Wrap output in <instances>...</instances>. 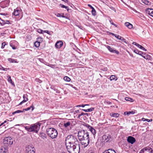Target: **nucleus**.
<instances>
[{
    "label": "nucleus",
    "mask_w": 153,
    "mask_h": 153,
    "mask_svg": "<svg viewBox=\"0 0 153 153\" xmlns=\"http://www.w3.org/2000/svg\"><path fill=\"white\" fill-rule=\"evenodd\" d=\"M8 61L12 63H17V60L16 59H12L11 58H9L8 59Z\"/></svg>",
    "instance_id": "nucleus-26"
},
{
    "label": "nucleus",
    "mask_w": 153,
    "mask_h": 153,
    "mask_svg": "<svg viewBox=\"0 0 153 153\" xmlns=\"http://www.w3.org/2000/svg\"><path fill=\"white\" fill-rule=\"evenodd\" d=\"M137 43L136 42H134L132 43V44L133 45H137Z\"/></svg>",
    "instance_id": "nucleus-56"
},
{
    "label": "nucleus",
    "mask_w": 153,
    "mask_h": 153,
    "mask_svg": "<svg viewBox=\"0 0 153 153\" xmlns=\"http://www.w3.org/2000/svg\"><path fill=\"white\" fill-rule=\"evenodd\" d=\"M126 100L127 101H132L133 99L128 97H126L125 98Z\"/></svg>",
    "instance_id": "nucleus-38"
},
{
    "label": "nucleus",
    "mask_w": 153,
    "mask_h": 153,
    "mask_svg": "<svg viewBox=\"0 0 153 153\" xmlns=\"http://www.w3.org/2000/svg\"><path fill=\"white\" fill-rule=\"evenodd\" d=\"M103 153H116V152L114 150L112 149H109L105 151Z\"/></svg>",
    "instance_id": "nucleus-21"
},
{
    "label": "nucleus",
    "mask_w": 153,
    "mask_h": 153,
    "mask_svg": "<svg viewBox=\"0 0 153 153\" xmlns=\"http://www.w3.org/2000/svg\"><path fill=\"white\" fill-rule=\"evenodd\" d=\"M44 31H43L40 29H38V30H37V31L38 33H42V34H43L44 33Z\"/></svg>",
    "instance_id": "nucleus-40"
},
{
    "label": "nucleus",
    "mask_w": 153,
    "mask_h": 153,
    "mask_svg": "<svg viewBox=\"0 0 153 153\" xmlns=\"http://www.w3.org/2000/svg\"><path fill=\"white\" fill-rule=\"evenodd\" d=\"M26 153H35V149L34 147L28 146L26 148Z\"/></svg>",
    "instance_id": "nucleus-8"
},
{
    "label": "nucleus",
    "mask_w": 153,
    "mask_h": 153,
    "mask_svg": "<svg viewBox=\"0 0 153 153\" xmlns=\"http://www.w3.org/2000/svg\"><path fill=\"white\" fill-rule=\"evenodd\" d=\"M127 141L131 144H133L136 141L135 138L129 136L127 138Z\"/></svg>",
    "instance_id": "nucleus-11"
},
{
    "label": "nucleus",
    "mask_w": 153,
    "mask_h": 153,
    "mask_svg": "<svg viewBox=\"0 0 153 153\" xmlns=\"http://www.w3.org/2000/svg\"><path fill=\"white\" fill-rule=\"evenodd\" d=\"M91 13H92V14L93 16H95L96 15V10H95V9H94L92 10Z\"/></svg>",
    "instance_id": "nucleus-36"
},
{
    "label": "nucleus",
    "mask_w": 153,
    "mask_h": 153,
    "mask_svg": "<svg viewBox=\"0 0 153 153\" xmlns=\"http://www.w3.org/2000/svg\"><path fill=\"white\" fill-rule=\"evenodd\" d=\"M9 3V1L8 0H6L2 2V4L5 5L4 7H7L8 6Z\"/></svg>",
    "instance_id": "nucleus-24"
},
{
    "label": "nucleus",
    "mask_w": 153,
    "mask_h": 153,
    "mask_svg": "<svg viewBox=\"0 0 153 153\" xmlns=\"http://www.w3.org/2000/svg\"><path fill=\"white\" fill-rule=\"evenodd\" d=\"M142 2L147 5H150L151 3L147 0H142Z\"/></svg>",
    "instance_id": "nucleus-25"
},
{
    "label": "nucleus",
    "mask_w": 153,
    "mask_h": 153,
    "mask_svg": "<svg viewBox=\"0 0 153 153\" xmlns=\"http://www.w3.org/2000/svg\"><path fill=\"white\" fill-rule=\"evenodd\" d=\"M8 81L10 83L13 84L12 81L11 79V77L10 76H9V77L8 79Z\"/></svg>",
    "instance_id": "nucleus-41"
},
{
    "label": "nucleus",
    "mask_w": 153,
    "mask_h": 153,
    "mask_svg": "<svg viewBox=\"0 0 153 153\" xmlns=\"http://www.w3.org/2000/svg\"><path fill=\"white\" fill-rule=\"evenodd\" d=\"M111 138V135L109 134L104 135L102 137V140L104 142L108 141Z\"/></svg>",
    "instance_id": "nucleus-9"
},
{
    "label": "nucleus",
    "mask_w": 153,
    "mask_h": 153,
    "mask_svg": "<svg viewBox=\"0 0 153 153\" xmlns=\"http://www.w3.org/2000/svg\"><path fill=\"white\" fill-rule=\"evenodd\" d=\"M62 1L67 3L68 2V0H62Z\"/></svg>",
    "instance_id": "nucleus-57"
},
{
    "label": "nucleus",
    "mask_w": 153,
    "mask_h": 153,
    "mask_svg": "<svg viewBox=\"0 0 153 153\" xmlns=\"http://www.w3.org/2000/svg\"><path fill=\"white\" fill-rule=\"evenodd\" d=\"M70 125V122H68L65 123H64V126L65 127H67L68 126H69Z\"/></svg>",
    "instance_id": "nucleus-35"
},
{
    "label": "nucleus",
    "mask_w": 153,
    "mask_h": 153,
    "mask_svg": "<svg viewBox=\"0 0 153 153\" xmlns=\"http://www.w3.org/2000/svg\"><path fill=\"white\" fill-rule=\"evenodd\" d=\"M6 23H5V21L0 18V24L1 25H4L5 24H6Z\"/></svg>",
    "instance_id": "nucleus-32"
},
{
    "label": "nucleus",
    "mask_w": 153,
    "mask_h": 153,
    "mask_svg": "<svg viewBox=\"0 0 153 153\" xmlns=\"http://www.w3.org/2000/svg\"><path fill=\"white\" fill-rule=\"evenodd\" d=\"M5 23H6V24H10L9 21H6L5 22Z\"/></svg>",
    "instance_id": "nucleus-58"
},
{
    "label": "nucleus",
    "mask_w": 153,
    "mask_h": 153,
    "mask_svg": "<svg viewBox=\"0 0 153 153\" xmlns=\"http://www.w3.org/2000/svg\"><path fill=\"white\" fill-rule=\"evenodd\" d=\"M68 152L69 153H79L80 149L79 145L77 146L73 144H65Z\"/></svg>",
    "instance_id": "nucleus-2"
},
{
    "label": "nucleus",
    "mask_w": 153,
    "mask_h": 153,
    "mask_svg": "<svg viewBox=\"0 0 153 153\" xmlns=\"http://www.w3.org/2000/svg\"><path fill=\"white\" fill-rule=\"evenodd\" d=\"M145 56H142V57L144 59H149L150 58V56L149 55H146L145 54Z\"/></svg>",
    "instance_id": "nucleus-31"
},
{
    "label": "nucleus",
    "mask_w": 153,
    "mask_h": 153,
    "mask_svg": "<svg viewBox=\"0 0 153 153\" xmlns=\"http://www.w3.org/2000/svg\"><path fill=\"white\" fill-rule=\"evenodd\" d=\"M63 43L62 41L57 42L55 44L56 47L58 48H60L63 45Z\"/></svg>",
    "instance_id": "nucleus-17"
},
{
    "label": "nucleus",
    "mask_w": 153,
    "mask_h": 153,
    "mask_svg": "<svg viewBox=\"0 0 153 153\" xmlns=\"http://www.w3.org/2000/svg\"><path fill=\"white\" fill-rule=\"evenodd\" d=\"M3 143L6 146L11 145L13 143V140L10 137H5L3 140Z\"/></svg>",
    "instance_id": "nucleus-6"
},
{
    "label": "nucleus",
    "mask_w": 153,
    "mask_h": 153,
    "mask_svg": "<svg viewBox=\"0 0 153 153\" xmlns=\"http://www.w3.org/2000/svg\"><path fill=\"white\" fill-rule=\"evenodd\" d=\"M86 105H88L87 104H85V105H77L76 106V107H84Z\"/></svg>",
    "instance_id": "nucleus-44"
},
{
    "label": "nucleus",
    "mask_w": 153,
    "mask_h": 153,
    "mask_svg": "<svg viewBox=\"0 0 153 153\" xmlns=\"http://www.w3.org/2000/svg\"><path fill=\"white\" fill-rule=\"evenodd\" d=\"M146 119L145 118H143L142 119V120L143 121H145V120H146Z\"/></svg>",
    "instance_id": "nucleus-61"
},
{
    "label": "nucleus",
    "mask_w": 153,
    "mask_h": 153,
    "mask_svg": "<svg viewBox=\"0 0 153 153\" xmlns=\"http://www.w3.org/2000/svg\"><path fill=\"white\" fill-rule=\"evenodd\" d=\"M83 109H80L79 110L75 111L73 112H71V113H73L74 114H77L78 115H88V113H84L82 112Z\"/></svg>",
    "instance_id": "nucleus-10"
},
{
    "label": "nucleus",
    "mask_w": 153,
    "mask_h": 153,
    "mask_svg": "<svg viewBox=\"0 0 153 153\" xmlns=\"http://www.w3.org/2000/svg\"><path fill=\"white\" fill-rule=\"evenodd\" d=\"M19 10H17L15 9L13 12V14L15 16H17L19 14Z\"/></svg>",
    "instance_id": "nucleus-27"
},
{
    "label": "nucleus",
    "mask_w": 153,
    "mask_h": 153,
    "mask_svg": "<svg viewBox=\"0 0 153 153\" xmlns=\"http://www.w3.org/2000/svg\"><path fill=\"white\" fill-rule=\"evenodd\" d=\"M46 132L48 135L52 139L56 138L58 135L57 130L53 128H47Z\"/></svg>",
    "instance_id": "nucleus-4"
},
{
    "label": "nucleus",
    "mask_w": 153,
    "mask_h": 153,
    "mask_svg": "<svg viewBox=\"0 0 153 153\" xmlns=\"http://www.w3.org/2000/svg\"><path fill=\"white\" fill-rule=\"evenodd\" d=\"M0 153H8V148L7 147H1L0 149Z\"/></svg>",
    "instance_id": "nucleus-13"
},
{
    "label": "nucleus",
    "mask_w": 153,
    "mask_h": 153,
    "mask_svg": "<svg viewBox=\"0 0 153 153\" xmlns=\"http://www.w3.org/2000/svg\"><path fill=\"white\" fill-rule=\"evenodd\" d=\"M60 5L61 6V7L62 8H65L67 10V11H68V10H69L68 8V7H67V6H65V5H62V4H60Z\"/></svg>",
    "instance_id": "nucleus-33"
},
{
    "label": "nucleus",
    "mask_w": 153,
    "mask_h": 153,
    "mask_svg": "<svg viewBox=\"0 0 153 153\" xmlns=\"http://www.w3.org/2000/svg\"><path fill=\"white\" fill-rule=\"evenodd\" d=\"M111 24L113 25H114V26H115L116 27H117V26L113 22L111 23Z\"/></svg>",
    "instance_id": "nucleus-54"
},
{
    "label": "nucleus",
    "mask_w": 153,
    "mask_h": 153,
    "mask_svg": "<svg viewBox=\"0 0 153 153\" xmlns=\"http://www.w3.org/2000/svg\"><path fill=\"white\" fill-rule=\"evenodd\" d=\"M65 144H73L78 146L79 145V141L76 137L72 135H69L65 139Z\"/></svg>",
    "instance_id": "nucleus-1"
},
{
    "label": "nucleus",
    "mask_w": 153,
    "mask_h": 153,
    "mask_svg": "<svg viewBox=\"0 0 153 153\" xmlns=\"http://www.w3.org/2000/svg\"><path fill=\"white\" fill-rule=\"evenodd\" d=\"M78 136L79 139H84L90 138L89 133L84 130L79 131L78 133Z\"/></svg>",
    "instance_id": "nucleus-5"
},
{
    "label": "nucleus",
    "mask_w": 153,
    "mask_h": 153,
    "mask_svg": "<svg viewBox=\"0 0 153 153\" xmlns=\"http://www.w3.org/2000/svg\"><path fill=\"white\" fill-rule=\"evenodd\" d=\"M0 69L2 70H3V71H5L6 70H5V68H3L2 66H0Z\"/></svg>",
    "instance_id": "nucleus-51"
},
{
    "label": "nucleus",
    "mask_w": 153,
    "mask_h": 153,
    "mask_svg": "<svg viewBox=\"0 0 153 153\" xmlns=\"http://www.w3.org/2000/svg\"><path fill=\"white\" fill-rule=\"evenodd\" d=\"M144 148L142 149L139 152V153H144L145 151Z\"/></svg>",
    "instance_id": "nucleus-47"
},
{
    "label": "nucleus",
    "mask_w": 153,
    "mask_h": 153,
    "mask_svg": "<svg viewBox=\"0 0 153 153\" xmlns=\"http://www.w3.org/2000/svg\"><path fill=\"white\" fill-rule=\"evenodd\" d=\"M79 140L81 141V144L84 145L85 147L87 146L89 144L90 138H85L83 139H79Z\"/></svg>",
    "instance_id": "nucleus-7"
},
{
    "label": "nucleus",
    "mask_w": 153,
    "mask_h": 153,
    "mask_svg": "<svg viewBox=\"0 0 153 153\" xmlns=\"http://www.w3.org/2000/svg\"><path fill=\"white\" fill-rule=\"evenodd\" d=\"M81 115H79L76 118H79L80 117Z\"/></svg>",
    "instance_id": "nucleus-64"
},
{
    "label": "nucleus",
    "mask_w": 153,
    "mask_h": 153,
    "mask_svg": "<svg viewBox=\"0 0 153 153\" xmlns=\"http://www.w3.org/2000/svg\"><path fill=\"white\" fill-rule=\"evenodd\" d=\"M10 46L13 49H16V47L12 44H10Z\"/></svg>",
    "instance_id": "nucleus-45"
},
{
    "label": "nucleus",
    "mask_w": 153,
    "mask_h": 153,
    "mask_svg": "<svg viewBox=\"0 0 153 153\" xmlns=\"http://www.w3.org/2000/svg\"><path fill=\"white\" fill-rule=\"evenodd\" d=\"M89 129L91 132L92 133L91 134L93 135L94 138H95V134H96V130L94 128L91 126L89 128Z\"/></svg>",
    "instance_id": "nucleus-16"
},
{
    "label": "nucleus",
    "mask_w": 153,
    "mask_h": 153,
    "mask_svg": "<svg viewBox=\"0 0 153 153\" xmlns=\"http://www.w3.org/2000/svg\"><path fill=\"white\" fill-rule=\"evenodd\" d=\"M23 112L22 111L20 110H17V111H16L13 112L12 113V114L13 115V114H15L18 113H20V112Z\"/></svg>",
    "instance_id": "nucleus-34"
},
{
    "label": "nucleus",
    "mask_w": 153,
    "mask_h": 153,
    "mask_svg": "<svg viewBox=\"0 0 153 153\" xmlns=\"http://www.w3.org/2000/svg\"><path fill=\"white\" fill-rule=\"evenodd\" d=\"M83 125L85 126L86 127L88 128H89L90 127V126L88 124L84 123L83 124Z\"/></svg>",
    "instance_id": "nucleus-42"
},
{
    "label": "nucleus",
    "mask_w": 153,
    "mask_h": 153,
    "mask_svg": "<svg viewBox=\"0 0 153 153\" xmlns=\"http://www.w3.org/2000/svg\"><path fill=\"white\" fill-rule=\"evenodd\" d=\"M5 125L4 124V123H2L0 125V127L2 126H5Z\"/></svg>",
    "instance_id": "nucleus-55"
},
{
    "label": "nucleus",
    "mask_w": 153,
    "mask_h": 153,
    "mask_svg": "<svg viewBox=\"0 0 153 153\" xmlns=\"http://www.w3.org/2000/svg\"><path fill=\"white\" fill-rule=\"evenodd\" d=\"M38 39L39 40L36 41L34 43V45L36 48H38L39 46L40 43V41H42V39L40 37L38 38Z\"/></svg>",
    "instance_id": "nucleus-15"
},
{
    "label": "nucleus",
    "mask_w": 153,
    "mask_h": 153,
    "mask_svg": "<svg viewBox=\"0 0 153 153\" xmlns=\"http://www.w3.org/2000/svg\"><path fill=\"white\" fill-rule=\"evenodd\" d=\"M112 115H119V114H118V113H113Z\"/></svg>",
    "instance_id": "nucleus-60"
},
{
    "label": "nucleus",
    "mask_w": 153,
    "mask_h": 153,
    "mask_svg": "<svg viewBox=\"0 0 153 153\" xmlns=\"http://www.w3.org/2000/svg\"><path fill=\"white\" fill-rule=\"evenodd\" d=\"M144 149L145 151H147L149 153H153V150L151 148L147 146L144 148Z\"/></svg>",
    "instance_id": "nucleus-20"
},
{
    "label": "nucleus",
    "mask_w": 153,
    "mask_h": 153,
    "mask_svg": "<svg viewBox=\"0 0 153 153\" xmlns=\"http://www.w3.org/2000/svg\"><path fill=\"white\" fill-rule=\"evenodd\" d=\"M88 5L92 9V10L94 9L91 5L90 4H88Z\"/></svg>",
    "instance_id": "nucleus-50"
},
{
    "label": "nucleus",
    "mask_w": 153,
    "mask_h": 153,
    "mask_svg": "<svg viewBox=\"0 0 153 153\" xmlns=\"http://www.w3.org/2000/svg\"><path fill=\"white\" fill-rule=\"evenodd\" d=\"M140 46V45L139 44H138L137 43V44L136 46H137L138 48H139Z\"/></svg>",
    "instance_id": "nucleus-59"
},
{
    "label": "nucleus",
    "mask_w": 153,
    "mask_h": 153,
    "mask_svg": "<svg viewBox=\"0 0 153 153\" xmlns=\"http://www.w3.org/2000/svg\"><path fill=\"white\" fill-rule=\"evenodd\" d=\"M31 108H32V111H33L34 109V106L33 104H32V105L30 107L25 109L24 110L26 111H28Z\"/></svg>",
    "instance_id": "nucleus-30"
},
{
    "label": "nucleus",
    "mask_w": 153,
    "mask_h": 153,
    "mask_svg": "<svg viewBox=\"0 0 153 153\" xmlns=\"http://www.w3.org/2000/svg\"><path fill=\"white\" fill-rule=\"evenodd\" d=\"M110 22L111 24V23L112 22V20L111 19L110 20Z\"/></svg>",
    "instance_id": "nucleus-63"
},
{
    "label": "nucleus",
    "mask_w": 153,
    "mask_h": 153,
    "mask_svg": "<svg viewBox=\"0 0 153 153\" xmlns=\"http://www.w3.org/2000/svg\"><path fill=\"white\" fill-rule=\"evenodd\" d=\"M6 45V42H3L2 43V46H1V48L2 49H3L4 47H5V46Z\"/></svg>",
    "instance_id": "nucleus-39"
},
{
    "label": "nucleus",
    "mask_w": 153,
    "mask_h": 153,
    "mask_svg": "<svg viewBox=\"0 0 153 153\" xmlns=\"http://www.w3.org/2000/svg\"><path fill=\"white\" fill-rule=\"evenodd\" d=\"M44 31V32L47 33L48 34H50V33H49L50 32H49V31L48 30H45Z\"/></svg>",
    "instance_id": "nucleus-52"
},
{
    "label": "nucleus",
    "mask_w": 153,
    "mask_h": 153,
    "mask_svg": "<svg viewBox=\"0 0 153 153\" xmlns=\"http://www.w3.org/2000/svg\"><path fill=\"white\" fill-rule=\"evenodd\" d=\"M115 37L119 40H121L122 42H126L125 39L123 37L117 35H116Z\"/></svg>",
    "instance_id": "nucleus-22"
},
{
    "label": "nucleus",
    "mask_w": 153,
    "mask_h": 153,
    "mask_svg": "<svg viewBox=\"0 0 153 153\" xmlns=\"http://www.w3.org/2000/svg\"><path fill=\"white\" fill-rule=\"evenodd\" d=\"M138 54L141 56H143L142 54H143V53L141 51H139V52H138Z\"/></svg>",
    "instance_id": "nucleus-46"
},
{
    "label": "nucleus",
    "mask_w": 153,
    "mask_h": 153,
    "mask_svg": "<svg viewBox=\"0 0 153 153\" xmlns=\"http://www.w3.org/2000/svg\"><path fill=\"white\" fill-rule=\"evenodd\" d=\"M125 25L129 29H131L132 28V27H133L132 25L129 22H126L125 23Z\"/></svg>",
    "instance_id": "nucleus-23"
},
{
    "label": "nucleus",
    "mask_w": 153,
    "mask_h": 153,
    "mask_svg": "<svg viewBox=\"0 0 153 153\" xmlns=\"http://www.w3.org/2000/svg\"><path fill=\"white\" fill-rule=\"evenodd\" d=\"M41 124V123H37L31 125L30 126H26L24 127L25 130L29 132H34L37 133L40 128Z\"/></svg>",
    "instance_id": "nucleus-3"
},
{
    "label": "nucleus",
    "mask_w": 153,
    "mask_h": 153,
    "mask_svg": "<svg viewBox=\"0 0 153 153\" xmlns=\"http://www.w3.org/2000/svg\"><path fill=\"white\" fill-rule=\"evenodd\" d=\"M139 48L145 51H147L146 49L144 47L142 46L141 45H140Z\"/></svg>",
    "instance_id": "nucleus-43"
},
{
    "label": "nucleus",
    "mask_w": 153,
    "mask_h": 153,
    "mask_svg": "<svg viewBox=\"0 0 153 153\" xmlns=\"http://www.w3.org/2000/svg\"><path fill=\"white\" fill-rule=\"evenodd\" d=\"M146 13L153 17V9L148 8L146 10Z\"/></svg>",
    "instance_id": "nucleus-19"
},
{
    "label": "nucleus",
    "mask_w": 153,
    "mask_h": 153,
    "mask_svg": "<svg viewBox=\"0 0 153 153\" xmlns=\"http://www.w3.org/2000/svg\"><path fill=\"white\" fill-rule=\"evenodd\" d=\"M111 117H116V118H117L118 117V116H117V115H111Z\"/></svg>",
    "instance_id": "nucleus-53"
},
{
    "label": "nucleus",
    "mask_w": 153,
    "mask_h": 153,
    "mask_svg": "<svg viewBox=\"0 0 153 153\" xmlns=\"http://www.w3.org/2000/svg\"><path fill=\"white\" fill-rule=\"evenodd\" d=\"M111 34L113 36H115L116 35H117V34H115L113 33H112Z\"/></svg>",
    "instance_id": "nucleus-62"
},
{
    "label": "nucleus",
    "mask_w": 153,
    "mask_h": 153,
    "mask_svg": "<svg viewBox=\"0 0 153 153\" xmlns=\"http://www.w3.org/2000/svg\"><path fill=\"white\" fill-rule=\"evenodd\" d=\"M152 119L149 120L148 119H146V120H145V121H146L148 122H152Z\"/></svg>",
    "instance_id": "nucleus-48"
},
{
    "label": "nucleus",
    "mask_w": 153,
    "mask_h": 153,
    "mask_svg": "<svg viewBox=\"0 0 153 153\" xmlns=\"http://www.w3.org/2000/svg\"><path fill=\"white\" fill-rule=\"evenodd\" d=\"M137 111L136 110H133L131 111H126L124 112V115H129L130 114H137Z\"/></svg>",
    "instance_id": "nucleus-14"
},
{
    "label": "nucleus",
    "mask_w": 153,
    "mask_h": 153,
    "mask_svg": "<svg viewBox=\"0 0 153 153\" xmlns=\"http://www.w3.org/2000/svg\"><path fill=\"white\" fill-rule=\"evenodd\" d=\"M134 51L135 53L138 54V52H139V51L137 49H136V50H134Z\"/></svg>",
    "instance_id": "nucleus-49"
},
{
    "label": "nucleus",
    "mask_w": 153,
    "mask_h": 153,
    "mask_svg": "<svg viewBox=\"0 0 153 153\" xmlns=\"http://www.w3.org/2000/svg\"><path fill=\"white\" fill-rule=\"evenodd\" d=\"M64 80L68 82H70L71 81V79L67 76H65L63 78Z\"/></svg>",
    "instance_id": "nucleus-29"
},
{
    "label": "nucleus",
    "mask_w": 153,
    "mask_h": 153,
    "mask_svg": "<svg viewBox=\"0 0 153 153\" xmlns=\"http://www.w3.org/2000/svg\"><path fill=\"white\" fill-rule=\"evenodd\" d=\"M115 75H112L110 77V79L111 81L114 80L115 79Z\"/></svg>",
    "instance_id": "nucleus-37"
},
{
    "label": "nucleus",
    "mask_w": 153,
    "mask_h": 153,
    "mask_svg": "<svg viewBox=\"0 0 153 153\" xmlns=\"http://www.w3.org/2000/svg\"><path fill=\"white\" fill-rule=\"evenodd\" d=\"M23 98L24 99L19 104V105L22 104L23 103L27 101L28 100V99L27 97V94H25L23 95Z\"/></svg>",
    "instance_id": "nucleus-18"
},
{
    "label": "nucleus",
    "mask_w": 153,
    "mask_h": 153,
    "mask_svg": "<svg viewBox=\"0 0 153 153\" xmlns=\"http://www.w3.org/2000/svg\"><path fill=\"white\" fill-rule=\"evenodd\" d=\"M94 108H90L88 109H83L82 111H84L85 112H90L91 111L94 110Z\"/></svg>",
    "instance_id": "nucleus-28"
},
{
    "label": "nucleus",
    "mask_w": 153,
    "mask_h": 153,
    "mask_svg": "<svg viewBox=\"0 0 153 153\" xmlns=\"http://www.w3.org/2000/svg\"><path fill=\"white\" fill-rule=\"evenodd\" d=\"M106 47L110 52L113 53H115L117 54H119V53L118 51L113 49L112 48H111L110 46H109L107 45L106 46Z\"/></svg>",
    "instance_id": "nucleus-12"
}]
</instances>
